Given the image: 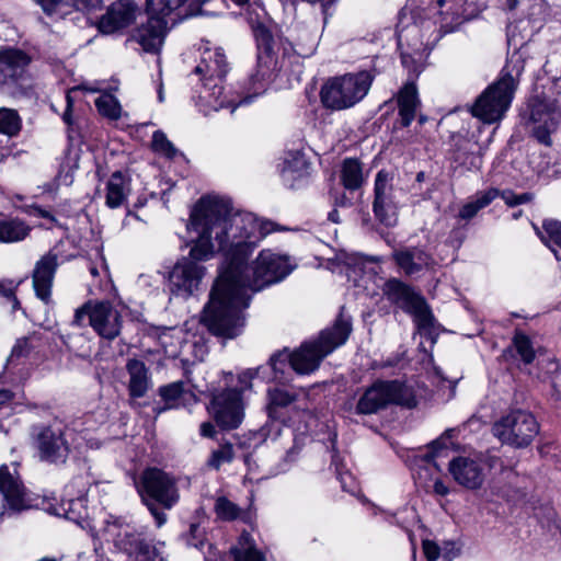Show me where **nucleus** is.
<instances>
[{
    "mask_svg": "<svg viewBox=\"0 0 561 561\" xmlns=\"http://www.w3.org/2000/svg\"><path fill=\"white\" fill-rule=\"evenodd\" d=\"M0 523L33 507L31 492L25 488L16 470L11 471L5 465L0 467Z\"/></svg>",
    "mask_w": 561,
    "mask_h": 561,
    "instance_id": "nucleus-16",
    "label": "nucleus"
},
{
    "mask_svg": "<svg viewBox=\"0 0 561 561\" xmlns=\"http://www.w3.org/2000/svg\"><path fill=\"white\" fill-rule=\"evenodd\" d=\"M414 317V322L421 334L432 335L434 333V317L422 297H419L407 310Z\"/></svg>",
    "mask_w": 561,
    "mask_h": 561,
    "instance_id": "nucleus-38",
    "label": "nucleus"
},
{
    "mask_svg": "<svg viewBox=\"0 0 561 561\" xmlns=\"http://www.w3.org/2000/svg\"><path fill=\"white\" fill-rule=\"evenodd\" d=\"M453 435L454 430L445 431V433L439 438L431 443V451H427L419 460L415 479L416 482L426 491H430L432 481L438 477L440 471L439 466L435 461L436 454L439 449L446 447V440L451 438Z\"/></svg>",
    "mask_w": 561,
    "mask_h": 561,
    "instance_id": "nucleus-24",
    "label": "nucleus"
},
{
    "mask_svg": "<svg viewBox=\"0 0 561 561\" xmlns=\"http://www.w3.org/2000/svg\"><path fill=\"white\" fill-rule=\"evenodd\" d=\"M201 435L204 437H214L215 426L210 422H204L201 425Z\"/></svg>",
    "mask_w": 561,
    "mask_h": 561,
    "instance_id": "nucleus-62",
    "label": "nucleus"
},
{
    "mask_svg": "<svg viewBox=\"0 0 561 561\" xmlns=\"http://www.w3.org/2000/svg\"><path fill=\"white\" fill-rule=\"evenodd\" d=\"M57 266V254L49 252L36 263L33 271V287L35 294L46 304L50 299L51 286Z\"/></svg>",
    "mask_w": 561,
    "mask_h": 561,
    "instance_id": "nucleus-25",
    "label": "nucleus"
},
{
    "mask_svg": "<svg viewBox=\"0 0 561 561\" xmlns=\"http://www.w3.org/2000/svg\"><path fill=\"white\" fill-rule=\"evenodd\" d=\"M428 492H433L434 494L439 496H446L447 494H449V488L444 481H442L439 477H436L432 481Z\"/></svg>",
    "mask_w": 561,
    "mask_h": 561,
    "instance_id": "nucleus-58",
    "label": "nucleus"
},
{
    "mask_svg": "<svg viewBox=\"0 0 561 561\" xmlns=\"http://www.w3.org/2000/svg\"><path fill=\"white\" fill-rule=\"evenodd\" d=\"M275 46L274 37L261 35V39L256 41V65L249 78V91L251 94L240 100L237 105H233L231 112L238 105L249 104L254 96L263 94L277 73L285 68L286 59L289 58L288 48L286 46L283 47V56L279 59L275 51Z\"/></svg>",
    "mask_w": 561,
    "mask_h": 561,
    "instance_id": "nucleus-11",
    "label": "nucleus"
},
{
    "mask_svg": "<svg viewBox=\"0 0 561 561\" xmlns=\"http://www.w3.org/2000/svg\"><path fill=\"white\" fill-rule=\"evenodd\" d=\"M295 401V396L282 388H268L267 390V413L271 419H280V410L287 408Z\"/></svg>",
    "mask_w": 561,
    "mask_h": 561,
    "instance_id": "nucleus-39",
    "label": "nucleus"
},
{
    "mask_svg": "<svg viewBox=\"0 0 561 561\" xmlns=\"http://www.w3.org/2000/svg\"><path fill=\"white\" fill-rule=\"evenodd\" d=\"M234 561H265L263 554L255 548L254 540L249 533H242L238 545L231 549Z\"/></svg>",
    "mask_w": 561,
    "mask_h": 561,
    "instance_id": "nucleus-41",
    "label": "nucleus"
},
{
    "mask_svg": "<svg viewBox=\"0 0 561 561\" xmlns=\"http://www.w3.org/2000/svg\"><path fill=\"white\" fill-rule=\"evenodd\" d=\"M351 331L350 319L341 313L333 327L323 330L317 340L306 342L290 353L291 369L300 375L311 374L327 355L346 342Z\"/></svg>",
    "mask_w": 561,
    "mask_h": 561,
    "instance_id": "nucleus-8",
    "label": "nucleus"
},
{
    "mask_svg": "<svg viewBox=\"0 0 561 561\" xmlns=\"http://www.w3.org/2000/svg\"><path fill=\"white\" fill-rule=\"evenodd\" d=\"M102 0H67L68 3L72 4L78 10H91L95 9L101 4Z\"/></svg>",
    "mask_w": 561,
    "mask_h": 561,
    "instance_id": "nucleus-59",
    "label": "nucleus"
},
{
    "mask_svg": "<svg viewBox=\"0 0 561 561\" xmlns=\"http://www.w3.org/2000/svg\"><path fill=\"white\" fill-rule=\"evenodd\" d=\"M215 512L218 518L222 520L244 519L241 508L225 496H220L216 500Z\"/></svg>",
    "mask_w": 561,
    "mask_h": 561,
    "instance_id": "nucleus-43",
    "label": "nucleus"
},
{
    "mask_svg": "<svg viewBox=\"0 0 561 561\" xmlns=\"http://www.w3.org/2000/svg\"><path fill=\"white\" fill-rule=\"evenodd\" d=\"M336 471L342 489L346 492L353 493L355 491V480L353 476L347 471L342 472L339 468H336Z\"/></svg>",
    "mask_w": 561,
    "mask_h": 561,
    "instance_id": "nucleus-54",
    "label": "nucleus"
},
{
    "mask_svg": "<svg viewBox=\"0 0 561 561\" xmlns=\"http://www.w3.org/2000/svg\"><path fill=\"white\" fill-rule=\"evenodd\" d=\"M136 489L141 502L153 516L158 527L167 522L164 510H171L180 500L175 478L158 468H147L136 481Z\"/></svg>",
    "mask_w": 561,
    "mask_h": 561,
    "instance_id": "nucleus-7",
    "label": "nucleus"
},
{
    "mask_svg": "<svg viewBox=\"0 0 561 561\" xmlns=\"http://www.w3.org/2000/svg\"><path fill=\"white\" fill-rule=\"evenodd\" d=\"M184 392V382L175 381L159 389V394L168 409L179 407V401Z\"/></svg>",
    "mask_w": 561,
    "mask_h": 561,
    "instance_id": "nucleus-45",
    "label": "nucleus"
},
{
    "mask_svg": "<svg viewBox=\"0 0 561 561\" xmlns=\"http://www.w3.org/2000/svg\"><path fill=\"white\" fill-rule=\"evenodd\" d=\"M403 190L394 183L392 173L380 170L375 178L373 210L376 218L391 227L397 224Z\"/></svg>",
    "mask_w": 561,
    "mask_h": 561,
    "instance_id": "nucleus-14",
    "label": "nucleus"
},
{
    "mask_svg": "<svg viewBox=\"0 0 561 561\" xmlns=\"http://www.w3.org/2000/svg\"><path fill=\"white\" fill-rule=\"evenodd\" d=\"M480 0H435L424 11L411 13V22L401 19L398 25V46L402 65L413 72H421L423 65L440 38L442 32L455 31L465 21L476 18L482 10Z\"/></svg>",
    "mask_w": 561,
    "mask_h": 561,
    "instance_id": "nucleus-2",
    "label": "nucleus"
},
{
    "mask_svg": "<svg viewBox=\"0 0 561 561\" xmlns=\"http://www.w3.org/2000/svg\"><path fill=\"white\" fill-rule=\"evenodd\" d=\"M22 129V117L10 107H0V134L10 138L16 137Z\"/></svg>",
    "mask_w": 561,
    "mask_h": 561,
    "instance_id": "nucleus-42",
    "label": "nucleus"
},
{
    "mask_svg": "<svg viewBox=\"0 0 561 561\" xmlns=\"http://www.w3.org/2000/svg\"><path fill=\"white\" fill-rule=\"evenodd\" d=\"M448 471L456 483L468 490L480 489L485 480L484 459L478 453L454 457Z\"/></svg>",
    "mask_w": 561,
    "mask_h": 561,
    "instance_id": "nucleus-18",
    "label": "nucleus"
},
{
    "mask_svg": "<svg viewBox=\"0 0 561 561\" xmlns=\"http://www.w3.org/2000/svg\"><path fill=\"white\" fill-rule=\"evenodd\" d=\"M93 305L94 302L89 301L84 304L81 308L77 309L72 323L75 325L81 327L87 317L90 319V310L93 308Z\"/></svg>",
    "mask_w": 561,
    "mask_h": 561,
    "instance_id": "nucleus-55",
    "label": "nucleus"
},
{
    "mask_svg": "<svg viewBox=\"0 0 561 561\" xmlns=\"http://www.w3.org/2000/svg\"><path fill=\"white\" fill-rule=\"evenodd\" d=\"M129 375L128 392L131 398H142L151 388V377L144 362L131 358L126 364Z\"/></svg>",
    "mask_w": 561,
    "mask_h": 561,
    "instance_id": "nucleus-27",
    "label": "nucleus"
},
{
    "mask_svg": "<svg viewBox=\"0 0 561 561\" xmlns=\"http://www.w3.org/2000/svg\"><path fill=\"white\" fill-rule=\"evenodd\" d=\"M190 536L192 538L187 539V545L193 546L198 549H201L204 546V541L202 539L197 540L202 536V530L198 525H196V524L191 525Z\"/></svg>",
    "mask_w": 561,
    "mask_h": 561,
    "instance_id": "nucleus-57",
    "label": "nucleus"
},
{
    "mask_svg": "<svg viewBox=\"0 0 561 561\" xmlns=\"http://www.w3.org/2000/svg\"><path fill=\"white\" fill-rule=\"evenodd\" d=\"M81 89V87H80ZM82 89L84 90H89L91 92H95V91H99V89H95V88H87L85 85H82ZM79 90V88H73L72 90H70L67 95H66V103H67V107H66V111L64 112V115H62V119L66 124L70 125L72 123V119H71V110H72V104H73V101H72V96L71 94L77 92Z\"/></svg>",
    "mask_w": 561,
    "mask_h": 561,
    "instance_id": "nucleus-52",
    "label": "nucleus"
},
{
    "mask_svg": "<svg viewBox=\"0 0 561 561\" xmlns=\"http://www.w3.org/2000/svg\"><path fill=\"white\" fill-rule=\"evenodd\" d=\"M202 206V198L196 203L191 211L190 224L187 230L192 236L191 249L187 257L180 260L169 275V286L173 295L181 297H190L198 290L202 279L205 275V267L201 264L203 261L208 259H201L192 254L193 249L197 244L202 233L195 227L196 214Z\"/></svg>",
    "mask_w": 561,
    "mask_h": 561,
    "instance_id": "nucleus-10",
    "label": "nucleus"
},
{
    "mask_svg": "<svg viewBox=\"0 0 561 561\" xmlns=\"http://www.w3.org/2000/svg\"><path fill=\"white\" fill-rule=\"evenodd\" d=\"M513 343L520 359L525 364H531L535 359V350L530 339L526 334L517 332L514 335Z\"/></svg>",
    "mask_w": 561,
    "mask_h": 561,
    "instance_id": "nucleus-46",
    "label": "nucleus"
},
{
    "mask_svg": "<svg viewBox=\"0 0 561 561\" xmlns=\"http://www.w3.org/2000/svg\"><path fill=\"white\" fill-rule=\"evenodd\" d=\"M523 71V56L519 51H514L500 78L477 98L471 106V114L485 124L502 121L514 99Z\"/></svg>",
    "mask_w": 561,
    "mask_h": 561,
    "instance_id": "nucleus-3",
    "label": "nucleus"
},
{
    "mask_svg": "<svg viewBox=\"0 0 561 561\" xmlns=\"http://www.w3.org/2000/svg\"><path fill=\"white\" fill-rule=\"evenodd\" d=\"M233 447L231 444L227 443L221 445L218 449L211 451L207 466L215 470H218L222 465L229 463L233 459Z\"/></svg>",
    "mask_w": 561,
    "mask_h": 561,
    "instance_id": "nucleus-47",
    "label": "nucleus"
},
{
    "mask_svg": "<svg viewBox=\"0 0 561 561\" xmlns=\"http://www.w3.org/2000/svg\"><path fill=\"white\" fill-rule=\"evenodd\" d=\"M195 216L194 225L202 236L192 254L211 259L222 252L226 261L204 308L203 322L214 335L234 339L243 331L242 311L249 307L252 294L283 280L296 263L287 254L264 249L249 264L253 251L275 225L252 213L234 211L225 198L202 197Z\"/></svg>",
    "mask_w": 561,
    "mask_h": 561,
    "instance_id": "nucleus-1",
    "label": "nucleus"
},
{
    "mask_svg": "<svg viewBox=\"0 0 561 561\" xmlns=\"http://www.w3.org/2000/svg\"><path fill=\"white\" fill-rule=\"evenodd\" d=\"M493 435L503 444L525 448L539 433V423L528 411L516 409L493 424Z\"/></svg>",
    "mask_w": 561,
    "mask_h": 561,
    "instance_id": "nucleus-13",
    "label": "nucleus"
},
{
    "mask_svg": "<svg viewBox=\"0 0 561 561\" xmlns=\"http://www.w3.org/2000/svg\"><path fill=\"white\" fill-rule=\"evenodd\" d=\"M499 196H501L510 207L527 204L533 199V194L530 193L516 194L511 190L501 192L497 188H489L486 191L478 192L471 201L466 203L459 210V218L463 220L472 219L480 209L490 205Z\"/></svg>",
    "mask_w": 561,
    "mask_h": 561,
    "instance_id": "nucleus-20",
    "label": "nucleus"
},
{
    "mask_svg": "<svg viewBox=\"0 0 561 561\" xmlns=\"http://www.w3.org/2000/svg\"><path fill=\"white\" fill-rule=\"evenodd\" d=\"M28 214L34 217H41V218H45V219L49 220L51 226L58 225V221L55 218V216L50 211L42 208L41 206H36V205L31 206L28 209Z\"/></svg>",
    "mask_w": 561,
    "mask_h": 561,
    "instance_id": "nucleus-56",
    "label": "nucleus"
},
{
    "mask_svg": "<svg viewBox=\"0 0 561 561\" xmlns=\"http://www.w3.org/2000/svg\"><path fill=\"white\" fill-rule=\"evenodd\" d=\"M399 114L403 126H409L415 117L420 105L417 90L414 83H407L398 95Z\"/></svg>",
    "mask_w": 561,
    "mask_h": 561,
    "instance_id": "nucleus-33",
    "label": "nucleus"
},
{
    "mask_svg": "<svg viewBox=\"0 0 561 561\" xmlns=\"http://www.w3.org/2000/svg\"><path fill=\"white\" fill-rule=\"evenodd\" d=\"M247 21L251 26L255 41L264 37H273L272 21L266 11L260 5H249L245 12Z\"/></svg>",
    "mask_w": 561,
    "mask_h": 561,
    "instance_id": "nucleus-36",
    "label": "nucleus"
},
{
    "mask_svg": "<svg viewBox=\"0 0 561 561\" xmlns=\"http://www.w3.org/2000/svg\"><path fill=\"white\" fill-rule=\"evenodd\" d=\"M390 404L414 408L416 399L413 388L399 380H376L359 397L355 412L360 415H370Z\"/></svg>",
    "mask_w": 561,
    "mask_h": 561,
    "instance_id": "nucleus-12",
    "label": "nucleus"
},
{
    "mask_svg": "<svg viewBox=\"0 0 561 561\" xmlns=\"http://www.w3.org/2000/svg\"><path fill=\"white\" fill-rule=\"evenodd\" d=\"M130 192V180L121 171L114 172L106 184V205L117 208L124 204Z\"/></svg>",
    "mask_w": 561,
    "mask_h": 561,
    "instance_id": "nucleus-30",
    "label": "nucleus"
},
{
    "mask_svg": "<svg viewBox=\"0 0 561 561\" xmlns=\"http://www.w3.org/2000/svg\"><path fill=\"white\" fill-rule=\"evenodd\" d=\"M422 547L427 561H436L439 558L440 549L436 542L426 539L423 540Z\"/></svg>",
    "mask_w": 561,
    "mask_h": 561,
    "instance_id": "nucleus-53",
    "label": "nucleus"
},
{
    "mask_svg": "<svg viewBox=\"0 0 561 561\" xmlns=\"http://www.w3.org/2000/svg\"><path fill=\"white\" fill-rule=\"evenodd\" d=\"M152 149L167 158H173L178 153V150L161 130H157L152 135Z\"/></svg>",
    "mask_w": 561,
    "mask_h": 561,
    "instance_id": "nucleus-48",
    "label": "nucleus"
},
{
    "mask_svg": "<svg viewBox=\"0 0 561 561\" xmlns=\"http://www.w3.org/2000/svg\"><path fill=\"white\" fill-rule=\"evenodd\" d=\"M90 325L100 336L114 340L121 332L122 317L110 302L98 301L90 310Z\"/></svg>",
    "mask_w": 561,
    "mask_h": 561,
    "instance_id": "nucleus-22",
    "label": "nucleus"
},
{
    "mask_svg": "<svg viewBox=\"0 0 561 561\" xmlns=\"http://www.w3.org/2000/svg\"><path fill=\"white\" fill-rule=\"evenodd\" d=\"M398 266L407 274L414 275L432 265V256L423 250L410 249L393 254Z\"/></svg>",
    "mask_w": 561,
    "mask_h": 561,
    "instance_id": "nucleus-28",
    "label": "nucleus"
},
{
    "mask_svg": "<svg viewBox=\"0 0 561 561\" xmlns=\"http://www.w3.org/2000/svg\"><path fill=\"white\" fill-rule=\"evenodd\" d=\"M302 417L306 421V432H311L314 423L317 422L316 416L309 411H304Z\"/></svg>",
    "mask_w": 561,
    "mask_h": 561,
    "instance_id": "nucleus-63",
    "label": "nucleus"
},
{
    "mask_svg": "<svg viewBox=\"0 0 561 561\" xmlns=\"http://www.w3.org/2000/svg\"><path fill=\"white\" fill-rule=\"evenodd\" d=\"M529 119L534 125L536 138L546 145L550 144V134L561 125V105L556 98L546 94L534 95L529 102Z\"/></svg>",
    "mask_w": 561,
    "mask_h": 561,
    "instance_id": "nucleus-17",
    "label": "nucleus"
},
{
    "mask_svg": "<svg viewBox=\"0 0 561 561\" xmlns=\"http://www.w3.org/2000/svg\"><path fill=\"white\" fill-rule=\"evenodd\" d=\"M147 11L149 13L146 23L140 24L133 33V39L137 42L145 51L158 54L163 45L167 35V24L164 16L175 10H180L179 16H192L196 14H207L198 7L195 10L193 0H147Z\"/></svg>",
    "mask_w": 561,
    "mask_h": 561,
    "instance_id": "nucleus-4",
    "label": "nucleus"
},
{
    "mask_svg": "<svg viewBox=\"0 0 561 561\" xmlns=\"http://www.w3.org/2000/svg\"><path fill=\"white\" fill-rule=\"evenodd\" d=\"M294 42L288 43V50H294L298 57H311L318 47L319 35L317 31H310L305 26H296Z\"/></svg>",
    "mask_w": 561,
    "mask_h": 561,
    "instance_id": "nucleus-31",
    "label": "nucleus"
},
{
    "mask_svg": "<svg viewBox=\"0 0 561 561\" xmlns=\"http://www.w3.org/2000/svg\"><path fill=\"white\" fill-rule=\"evenodd\" d=\"M383 293L391 302L404 310H408L414 300L420 297L398 279H389L385 284Z\"/></svg>",
    "mask_w": 561,
    "mask_h": 561,
    "instance_id": "nucleus-35",
    "label": "nucleus"
},
{
    "mask_svg": "<svg viewBox=\"0 0 561 561\" xmlns=\"http://www.w3.org/2000/svg\"><path fill=\"white\" fill-rule=\"evenodd\" d=\"M37 4L42 7V9L50 14L54 12L56 7L59 4L61 0H35Z\"/></svg>",
    "mask_w": 561,
    "mask_h": 561,
    "instance_id": "nucleus-61",
    "label": "nucleus"
},
{
    "mask_svg": "<svg viewBox=\"0 0 561 561\" xmlns=\"http://www.w3.org/2000/svg\"><path fill=\"white\" fill-rule=\"evenodd\" d=\"M263 368H249L237 376L227 374L226 389L214 394L209 411L216 423L224 430L237 428L244 417L243 394L252 388L254 376Z\"/></svg>",
    "mask_w": 561,
    "mask_h": 561,
    "instance_id": "nucleus-6",
    "label": "nucleus"
},
{
    "mask_svg": "<svg viewBox=\"0 0 561 561\" xmlns=\"http://www.w3.org/2000/svg\"><path fill=\"white\" fill-rule=\"evenodd\" d=\"M95 106L100 114L111 119H117L121 116L122 107L112 94L104 93L95 100Z\"/></svg>",
    "mask_w": 561,
    "mask_h": 561,
    "instance_id": "nucleus-44",
    "label": "nucleus"
},
{
    "mask_svg": "<svg viewBox=\"0 0 561 561\" xmlns=\"http://www.w3.org/2000/svg\"><path fill=\"white\" fill-rule=\"evenodd\" d=\"M105 534L113 539L118 549L124 550L130 557L134 556V561H138V557L141 553H146L150 558L161 556L145 541L141 534L137 533L133 526L124 524L117 518L112 523H107Z\"/></svg>",
    "mask_w": 561,
    "mask_h": 561,
    "instance_id": "nucleus-19",
    "label": "nucleus"
},
{
    "mask_svg": "<svg viewBox=\"0 0 561 561\" xmlns=\"http://www.w3.org/2000/svg\"><path fill=\"white\" fill-rule=\"evenodd\" d=\"M76 484H81V480L76 479L71 484L66 486V497L61 500V503L54 507V514L57 516L65 517L75 523H80L88 515L87 511V499L85 489L80 490L76 497L72 495V489ZM91 489L88 490V492Z\"/></svg>",
    "mask_w": 561,
    "mask_h": 561,
    "instance_id": "nucleus-26",
    "label": "nucleus"
},
{
    "mask_svg": "<svg viewBox=\"0 0 561 561\" xmlns=\"http://www.w3.org/2000/svg\"><path fill=\"white\" fill-rule=\"evenodd\" d=\"M291 367V356L287 348L274 353L268 360L267 365L259 366L263 368L254 378H261L265 381L282 382L285 380V371L288 367Z\"/></svg>",
    "mask_w": 561,
    "mask_h": 561,
    "instance_id": "nucleus-29",
    "label": "nucleus"
},
{
    "mask_svg": "<svg viewBox=\"0 0 561 561\" xmlns=\"http://www.w3.org/2000/svg\"><path fill=\"white\" fill-rule=\"evenodd\" d=\"M30 57L19 49L0 51V85L24 87Z\"/></svg>",
    "mask_w": 561,
    "mask_h": 561,
    "instance_id": "nucleus-21",
    "label": "nucleus"
},
{
    "mask_svg": "<svg viewBox=\"0 0 561 561\" xmlns=\"http://www.w3.org/2000/svg\"><path fill=\"white\" fill-rule=\"evenodd\" d=\"M334 261L337 265L346 267V270H353L354 272L357 270L362 271L363 259L357 254L340 251L335 254Z\"/></svg>",
    "mask_w": 561,
    "mask_h": 561,
    "instance_id": "nucleus-50",
    "label": "nucleus"
},
{
    "mask_svg": "<svg viewBox=\"0 0 561 561\" xmlns=\"http://www.w3.org/2000/svg\"><path fill=\"white\" fill-rule=\"evenodd\" d=\"M0 295H2V296H4V297H7V298L12 300V308H13V310H15V309H18L20 307V302H19L18 298L14 295V289L11 286V283L9 284V286H7L4 283L0 282Z\"/></svg>",
    "mask_w": 561,
    "mask_h": 561,
    "instance_id": "nucleus-60",
    "label": "nucleus"
},
{
    "mask_svg": "<svg viewBox=\"0 0 561 561\" xmlns=\"http://www.w3.org/2000/svg\"><path fill=\"white\" fill-rule=\"evenodd\" d=\"M301 448V438H295L293 446L286 451L283 461L275 469V473H283L289 470L290 466L297 460Z\"/></svg>",
    "mask_w": 561,
    "mask_h": 561,
    "instance_id": "nucleus-49",
    "label": "nucleus"
},
{
    "mask_svg": "<svg viewBox=\"0 0 561 561\" xmlns=\"http://www.w3.org/2000/svg\"><path fill=\"white\" fill-rule=\"evenodd\" d=\"M537 236L554 254L558 261H561V222L548 219L542 222L541 228L534 226Z\"/></svg>",
    "mask_w": 561,
    "mask_h": 561,
    "instance_id": "nucleus-34",
    "label": "nucleus"
},
{
    "mask_svg": "<svg viewBox=\"0 0 561 561\" xmlns=\"http://www.w3.org/2000/svg\"><path fill=\"white\" fill-rule=\"evenodd\" d=\"M341 180L348 191L358 190L364 183L362 164L357 159H345L342 164Z\"/></svg>",
    "mask_w": 561,
    "mask_h": 561,
    "instance_id": "nucleus-40",
    "label": "nucleus"
},
{
    "mask_svg": "<svg viewBox=\"0 0 561 561\" xmlns=\"http://www.w3.org/2000/svg\"><path fill=\"white\" fill-rule=\"evenodd\" d=\"M31 345L27 337L19 339L13 346L8 358V366L13 365L15 360L26 356L30 353Z\"/></svg>",
    "mask_w": 561,
    "mask_h": 561,
    "instance_id": "nucleus-51",
    "label": "nucleus"
},
{
    "mask_svg": "<svg viewBox=\"0 0 561 561\" xmlns=\"http://www.w3.org/2000/svg\"><path fill=\"white\" fill-rule=\"evenodd\" d=\"M373 80L369 71L333 77L321 88V102L324 107L333 111L351 108L367 95Z\"/></svg>",
    "mask_w": 561,
    "mask_h": 561,
    "instance_id": "nucleus-9",
    "label": "nucleus"
},
{
    "mask_svg": "<svg viewBox=\"0 0 561 561\" xmlns=\"http://www.w3.org/2000/svg\"><path fill=\"white\" fill-rule=\"evenodd\" d=\"M136 4L130 0L112 3L99 20L98 27L104 34H112L130 25L136 19Z\"/></svg>",
    "mask_w": 561,
    "mask_h": 561,
    "instance_id": "nucleus-23",
    "label": "nucleus"
},
{
    "mask_svg": "<svg viewBox=\"0 0 561 561\" xmlns=\"http://www.w3.org/2000/svg\"><path fill=\"white\" fill-rule=\"evenodd\" d=\"M229 70L226 55L221 48H208L203 50L201 61L194 69V73L201 77L202 85L197 91L196 105L205 115L230 105L224 96L221 81Z\"/></svg>",
    "mask_w": 561,
    "mask_h": 561,
    "instance_id": "nucleus-5",
    "label": "nucleus"
},
{
    "mask_svg": "<svg viewBox=\"0 0 561 561\" xmlns=\"http://www.w3.org/2000/svg\"><path fill=\"white\" fill-rule=\"evenodd\" d=\"M31 231V227L19 218L0 219V242L13 243L24 240Z\"/></svg>",
    "mask_w": 561,
    "mask_h": 561,
    "instance_id": "nucleus-37",
    "label": "nucleus"
},
{
    "mask_svg": "<svg viewBox=\"0 0 561 561\" xmlns=\"http://www.w3.org/2000/svg\"><path fill=\"white\" fill-rule=\"evenodd\" d=\"M66 426L60 421L32 428V440L41 460L62 463L68 458L70 447L66 439Z\"/></svg>",
    "mask_w": 561,
    "mask_h": 561,
    "instance_id": "nucleus-15",
    "label": "nucleus"
},
{
    "mask_svg": "<svg viewBox=\"0 0 561 561\" xmlns=\"http://www.w3.org/2000/svg\"><path fill=\"white\" fill-rule=\"evenodd\" d=\"M12 399L13 394L9 390H0V409L10 403Z\"/></svg>",
    "mask_w": 561,
    "mask_h": 561,
    "instance_id": "nucleus-64",
    "label": "nucleus"
},
{
    "mask_svg": "<svg viewBox=\"0 0 561 561\" xmlns=\"http://www.w3.org/2000/svg\"><path fill=\"white\" fill-rule=\"evenodd\" d=\"M309 162L299 151L288 152L280 165V174L285 182L291 183L308 174Z\"/></svg>",
    "mask_w": 561,
    "mask_h": 561,
    "instance_id": "nucleus-32",
    "label": "nucleus"
}]
</instances>
